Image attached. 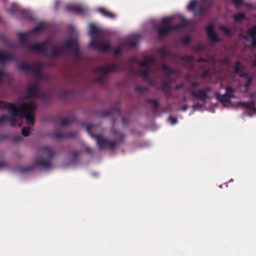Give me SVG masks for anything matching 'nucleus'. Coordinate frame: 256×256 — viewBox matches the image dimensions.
<instances>
[{
	"instance_id": "nucleus-1",
	"label": "nucleus",
	"mask_w": 256,
	"mask_h": 256,
	"mask_svg": "<svg viewBox=\"0 0 256 256\" xmlns=\"http://www.w3.org/2000/svg\"><path fill=\"white\" fill-rule=\"evenodd\" d=\"M7 108L11 114L12 126H20L22 121L25 119L28 126L24 127L22 132L24 136H28L30 128L34 124V112L36 108V104L32 101L27 102L22 100L16 104H8Z\"/></svg>"
},
{
	"instance_id": "nucleus-2",
	"label": "nucleus",
	"mask_w": 256,
	"mask_h": 256,
	"mask_svg": "<svg viewBox=\"0 0 256 256\" xmlns=\"http://www.w3.org/2000/svg\"><path fill=\"white\" fill-rule=\"evenodd\" d=\"M188 24V22L180 15L164 18L162 19L160 27L158 28V34L160 36H164L172 30L186 26Z\"/></svg>"
},
{
	"instance_id": "nucleus-3",
	"label": "nucleus",
	"mask_w": 256,
	"mask_h": 256,
	"mask_svg": "<svg viewBox=\"0 0 256 256\" xmlns=\"http://www.w3.org/2000/svg\"><path fill=\"white\" fill-rule=\"evenodd\" d=\"M89 34L92 37L90 43V47L104 52L109 50L110 46L108 42L102 41L98 38L94 37L95 36H99L101 33V30L92 24H89Z\"/></svg>"
},
{
	"instance_id": "nucleus-4",
	"label": "nucleus",
	"mask_w": 256,
	"mask_h": 256,
	"mask_svg": "<svg viewBox=\"0 0 256 256\" xmlns=\"http://www.w3.org/2000/svg\"><path fill=\"white\" fill-rule=\"evenodd\" d=\"M233 97V90L230 88H226V93L222 95H217V98L224 106H236L240 104L237 102L236 104H232L230 99Z\"/></svg>"
},
{
	"instance_id": "nucleus-5",
	"label": "nucleus",
	"mask_w": 256,
	"mask_h": 256,
	"mask_svg": "<svg viewBox=\"0 0 256 256\" xmlns=\"http://www.w3.org/2000/svg\"><path fill=\"white\" fill-rule=\"evenodd\" d=\"M240 90L242 92L248 91L249 87L252 80V76L249 74L240 73Z\"/></svg>"
},
{
	"instance_id": "nucleus-6",
	"label": "nucleus",
	"mask_w": 256,
	"mask_h": 256,
	"mask_svg": "<svg viewBox=\"0 0 256 256\" xmlns=\"http://www.w3.org/2000/svg\"><path fill=\"white\" fill-rule=\"evenodd\" d=\"M244 38L246 44H250L252 47H256V26L250 28L248 32L247 36H244Z\"/></svg>"
},
{
	"instance_id": "nucleus-7",
	"label": "nucleus",
	"mask_w": 256,
	"mask_h": 256,
	"mask_svg": "<svg viewBox=\"0 0 256 256\" xmlns=\"http://www.w3.org/2000/svg\"><path fill=\"white\" fill-rule=\"evenodd\" d=\"M94 138L96 140L98 146L101 148L106 146H108L110 148H113L116 144V142H110L101 136L98 135Z\"/></svg>"
},
{
	"instance_id": "nucleus-8",
	"label": "nucleus",
	"mask_w": 256,
	"mask_h": 256,
	"mask_svg": "<svg viewBox=\"0 0 256 256\" xmlns=\"http://www.w3.org/2000/svg\"><path fill=\"white\" fill-rule=\"evenodd\" d=\"M138 38L139 36L137 34L130 36L123 40L122 44L131 48L134 47L138 43Z\"/></svg>"
},
{
	"instance_id": "nucleus-9",
	"label": "nucleus",
	"mask_w": 256,
	"mask_h": 256,
	"mask_svg": "<svg viewBox=\"0 0 256 256\" xmlns=\"http://www.w3.org/2000/svg\"><path fill=\"white\" fill-rule=\"evenodd\" d=\"M154 62V60L151 57L146 58L145 60L140 63V66L144 72L142 74L144 76H147L148 74V67Z\"/></svg>"
},
{
	"instance_id": "nucleus-10",
	"label": "nucleus",
	"mask_w": 256,
	"mask_h": 256,
	"mask_svg": "<svg viewBox=\"0 0 256 256\" xmlns=\"http://www.w3.org/2000/svg\"><path fill=\"white\" fill-rule=\"evenodd\" d=\"M210 89L206 88L204 90H200L198 92L192 91V94L195 97L202 99L205 100L210 97L209 95Z\"/></svg>"
},
{
	"instance_id": "nucleus-11",
	"label": "nucleus",
	"mask_w": 256,
	"mask_h": 256,
	"mask_svg": "<svg viewBox=\"0 0 256 256\" xmlns=\"http://www.w3.org/2000/svg\"><path fill=\"white\" fill-rule=\"evenodd\" d=\"M50 46L48 42L44 44H36L32 46V48L40 53H46Z\"/></svg>"
},
{
	"instance_id": "nucleus-12",
	"label": "nucleus",
	"mask_w": 256,
	"mask_h": 256,
	"mask_svg": "<svg viewBox=\"0 0 256 256\" xmlns=\"http://www.w3.org/2000/svg\"><path fill=\"white\" fill-rule=\"evenodd\" d=\"M206 30L208 38L212 41L217 42L220 40L214 32V27L212 25H208L206 28Z\"/></svg>"
},
{
	"instance_id": "nucleus-13",
	"label": "nucleus",
	"mask_w": 256,
	"mask_h": 256,
	"mask_svg": "<svg viewBox=\"0 0 256 256\" xmlns=\"http://www.w3.org/2000/svg\"><path fill=\"white\" fill-rule=\"evenodd\" d=\"M116 70V66L114 65H109L106 66H101L97 69L98 72L104 74L109 72L114 71Z\"/></svg>"
},
{
	"instance_id": "nucleus-14",
	"label": "nucleus",
	"mask_w": 256,
	"mask_h": 256,
	"mask_svg": "<svg viewBox=\"0 0 256 256\" xmlns=\"http://www.w3.org/2000/svg\"><path fill=\"white\" fill-rule=\"evenodd\" d=\"M66 9L68 10H72L76 13L80 14H84L85 11V9L82 7L80 6L75 4L68 6L66 7Z\"/></svg>"
},
{
	"instance_id": "nucleus-15",
	"label": "nucleus",
	"mask_w": 256,
	"mask_h": 256,
	"mask_svg": "<svg viewBox=\"0 0 256 256\" xmlns=\"http://www.w3.org/2000/svg\"><path fill=\"white\" fill-rule=\"evenodd\" d=\"M38 88L36 85L28 87L27 92L29 97H35L38 96Z\"/></svg>"
},
{
	"instance_id": "nucleus-16",
	"label": "nucleus",
	"mask_w": 256,
	"mask_h": 256,
	"mask_svg": "<svg viewBox=\"0 0 256 256\" xmlns=\"http://www.w3.org/2000/svg\"><path fill=\"white\" fill-rule=\"evenodd\" d=\"M11 58V56L7 52L0 50V63L7 62Z\"/></svg>"
},
{
	"instance_id": "nucleus-17",
	"label": "nucleus",
	"mask_w": 256,
	"mask_h": 256,
	"mask_svg": "<svg viewBox=\"0 0 256 256\" xmlns=\"http://www.w3.org/2000/svg\"><path fill=\"white\" fill-rule=\"evenodd\" d=\"M66 47L76 50L78 48V42L76 40H70L66 44Z\"/></svg>"
},
{
	"instance_id": "nucleus-18",
	"label": "nucleus",
	"mask_w": 256,
	"mask_h": 256,
	"mask_svg": "<svg viewBox=\"0 0 256 256\" xmlns=\"http://www.w3.org/2000/svg\"><path fill=\"white\" fill-rule=\"evenodd\" d=\"M250 97L251 98H252L254 102H249V103H244L242 104V106L246 108H254V103L256 102V91L250 94Z\"/></svg>"
},
{
	"instance_id": "nucleus-19",
	"label": "nucleus",
	"mask_w": 256,
	"mask_h": 256,
	"mask_svg": "<svg viewBox=\"0 0 256 256\" xmlns=\"http://www.w3.org/2000/svg\"><path fill=\"white\" fill-rule=\"evenodd\" d=\"M98 11L100 12L104 16L112 18L114 17V14L104 8H100L98 10Z\"/></svg>"
},
{
	"instance_id": "nucleus-20",
	"label": "nucleus",
	"mask_w": 256,
	"mask_h": 256,
	"mask_svg": "<svg viewBox=\"0 0 256 256\" xmlns=\"http://www.w3.org/2000/svg\"><path fill=\"white\" fill-rule=\"evenodd\" d=\"M199 6H200V2L196 0H193L190 2V3L188 6V9L190 10H193L196 8H199Z\"/></svg>"
},
{
	"instance_id": "nucleus-21",
	"label": "nucleus",
	"mask_w": 256,
	"mask_h": 256,
	"mask_svg": "<svg viewBox=\"0 0 256 256\" xmlns=\"http://www.w3.org/2000/svg\"><path fill=\"white\" fill-rule=\"evenodd\" d=\"M245 18L244 16L242 14H239L234 16V18L236 22H240Z\"/></svg>"
},
{
	"instance_id": "nucleus-22",
	"label": "nucleus",
	"mask_w": 256,
	"mask_h": 256,
	"mask_svg": "<svg viewBox=\"0 0 256 256\" xmlns=\"http://www.w3.org/2000/svg\"><path fill=\"white\" fill-rule=\"evenodd\" d=\"M244 67L243 66L240 64L238 62H237L236 64V68H235V73L237 74L240 72L242 71Z\"/></svg>"
},
{
	"instance_id": "nucleus-23",
	"label": "nucleus",
	"mask_w": 256,
	"mask_h": 256,
	"mask_svg": "<svg viewBox=\"0 0 256 256\" xmlns=\"http://www.w3.org/2000/svg\"><path fill=\"white\" fill-rule=\"evenodd\" d=\"M220 29L222 30L226 34V35H229L230 34V30L229 29H228V28H225L223 26H220Z\"/></svg>"
},
{
	"instance_id": "nucleus-24",
	"label": "nucleus",
	"mask_w": 256,
	"mask_h": 256,
	"mask_svg": "<svg viewBox=\"0 0 256 256\" xmlns=\"http://www.w3.org/2000/svg\"><path fill=\"white\" fill-rule=\"evenodd\" d=\"M168 120L172 124H174L177 122L176 118L172 116H170L168 118Z\"/></svg>"
},
{
	"instance_id": "nucleus-25",
	"label": "nucleus",
	"mask_w": 256,
	"mask_h": 256,
	"mask_svg": "<svg viewBox=\"0 0 256 256\" xmlns=\"http://www.w3.org/2000/svg\"><path fill=\"white\" fill-rule=\"evenodd\" d=\"M18 36L20 38V39L22 41L27 37V34H24V33H20L19 34Z\"/></svg>"
},
{
	"instance_id": "nucleus-26",
	"label": "nucleus",
	"mask_w": 256,
	"mask_h": 256,
	"mask_svg": "<svg viewBox=\"0 0 256 256\" xmlns=\"http://www.w3.org/2000/svg\"><path fill=\"white\" fill-rule=\"evenodd\" d=\"M232 0L236 7H238L242 3V0Z\"/></svg>"
},
{
	"instance_id": "nucleus-27",
	"label": "nucleus",
	"mask_w": 256,
	"mask_h": 256,
	"mask_svg": "<svg viewBox=\"0 0 256 256\" xmlns=\"http://www.w3.org/2000/svg\"><path fill=\"white\" fill-rule=\"evenodd\" d=\"M43 151L44 153H46V156H50L51 152L48 148H44L43 149Z\"/></svg>"
},
{
	"instance_id": "nucleus-28",
	"label": "nucleus",
	"mask_w": 256,
	"mask_h": 256,
	"mask_svg": "<svg viewBox=\"0 0 256 256\" xmlns=\"http://www.w3.org/2000/svg\"><path fill=\"white\" fill-rule=\"evenodd\" d=\"M40 164L46 168L48 167V162H40Z\"/></svg>"
},
{
	"instance_id": "nucleus-29",
	"label": "nucleus",
	"mask_w": 256,
	"mask_h": 256,
	"mask_svg": "<svg viewBox=\"0 0 256 256\" xmlns=\"http://www.w3.org/2000/svg\"><path fill=\"white\" fill-rule=\"evenodd\" d=\"M202 105H201V104H196L194 105L193 108L195 110H198L202 107Z\"/></svg>"
},
{
	"instance_id": "nucleus-30",
	"label": "nucleus",
	"mask_w": 256,
	"mask_h": 256,
	"mask_svg": "<svg viewBox=\"0 0 256 256\" xmlns=\"http://www.w3.org/2000/svg\"><path fill=\"white\" fill-rule=\"evenodd\" d=\"M190 40V38L189 36H186V37H184L183 40H182V42L184 44H186L188 40Z\"/></svg>"
},
{
	"instance_id": "nucleus-31",
	"label": "nucleus",
	"mask_w": 256,
	"mask_h": 256,
	"mask_svg": "<svg viewBox=\"0 0 256 256\" xmlns=\"http://www.w3.org/2000/svg\"><path fill=\"white\" fill-rule=\"evenodd\" d=\"M59 53H60L59 52H56L55 50H54V51L52 52L51 54H52V55H55V54H59Z\"/></svg>"
},
{
	"instance_id": "nucleus-32",
	"label": "nucleus",
	"mask_w": 256,
	"mask_h": 256,
	"mask_svg": "<svg viewBox=\"0 0 256 256\" xmlns=\"http://www.w3.org/2000/svg\"><path fill=\"white\" fill-rule=\"evenodd\" d=\"M4 72L2 70L0 69V78L4 75Z\"/></svg>"
},
{
	"instance_id": "nucleus-33",
	"label": "nucleus",
	"mask_w": 256,
	"mask_h": 256,
	"mask_svg": "<svg viewBox=\"0 0 256 256\" xmlns=\"http://www.w3.org/2000/svg\"><path fill=\"white\" fill-rule=\"evenodd\" d=\"M62 125H65L67 124V121L66 120H64L62 122Z\"/></svg>"
},
{
	"instance_id": "nucleus-34",
	"label": "nucleus",
	"mask_w": 256,
	"mask_h": 256,
	"mask_svg": "<svg viewBox=\"0 0 256 256\" xmlns=\"http://www.w3.org/2000/svg\"><path fill=\"white\" fill-rule=\"evenodd\" d=\"M114 54L115 55H118V54H119V52H118V50H114Z\"/></svg>"
},
{
	"instance_id": "nucleus-35",
	"label": "nucleus",
	"mask_w": 256,
	"mask_h": 256,
	"mask_svg": "<svg viewBox=\"0 0 256 256\" xmlns=\"http://www.w3.org/2000/svg\"><path fill=\"white\" fill-rule=\"evenodd\" d=\"M39 28H40V26H38L37 28H35L34 30V32L35 33L36 32V31H38V30H39Z\"/></svg>"
},
{
	"instance_id": "nucleus-36",
	"label": "nucleus",
	"mask_w": 256,
	"mask_h": 256,
	"mask_svg": "<svg viewBox=\"0 0 256 256\" xmlns=\"http://www.w3.org/2000/svg\"><path fill=\"white\" fill-rule=\"evenodd\" d=\"M253 66L256 68V59L253 62Z\"/></svg>"
},
{
	"instance_id": "nucleus-37",
	"label": "nucleus",
	"mask_w": 256,
	"mask_h": 256,
	"mask_svg": "<svg viewBox=\"0 0 256 256\" xmlns=\"http://www.w3.org/2000/svg\"><path fill=\"white\" fill-rule=\"evenodd\" d=\"M5 118H6V116H2L0 118L1 120H4L5 119Z\"/></svg>"
},
{
	"instance_id": "nucleus-38",
	"label": "nucleus",
	"mask_w": 256,
	"mask_h": 256,
	"mask_svg": "<svg viewBox=\"0 0 256 256\" xmlns=\"http://www.w3.org/2000/svg\"><path fill=\"white\" fill-rule=\"evenodd\" d=\"M182 109L183 111H186L187 109V107L186 106H184Z\"/></svg>"
},
{
	"instance_id": "nucleus-39",
	"label": "nucleus",
	"mask_w": 256,
	"mask_h": 256,
	"mask_svg": "<svg viewBox=\"0 0 256 256\" xmlns=\"http://www.w3.org/2000/svg\"><path fill=\"white\" fill-rule=\"evenodd\" d=\"M0 106H4V104L2 102H0Z\"/></svg>"
},
{
	"instance_id": "nucleus-40",
	"label": "nucleus",
	"mask_w": 256,
	"mask_h": 256,
	"mask_svg": "<svg viewBox=\"0 0 256 256\" xmlns=\"http://www.w3.org/2000/svg\"><path fill=\"white\" fill-rule=\"evenodd\" d=\"M12 6H16V7H17V6H18L16 4H12Z\"/></svg>"
},
{
	"instance_id": "nucleus-41",
	"label": "nucleus",
	"mask_w": 256,
	"mask_h": 256,
	"mask_svg": "<svg viewBox=\"0 0 256 256\" xmlns=\"http://www.w3.org/2000/svg\"><path fill=\"white\" fill-rule=\"evenodd\" d=\"M2 166H3V164H0V168H1L2 167Z\"/></svg>"
},
{
	"instance_id": "nucleus-42",
	"label": "nucleus",
	"mask_w": 256,
	"mask_h": 256,
	"mask_svg": "<svg viewBox=\"0 0 256 256\" xmlns=\"http://www.w3.org/2000/svg\"><path fill=\"white\" fill-rule=\"evenodd\" d=\"M58 1H56V6H57V4H58Z\"/></svg>"
},
{
	"instance_id": "nucleus-43",
	"label": "nucleus",
	"mask_w": 256,
	"mask_h": 256,
	"mask_svg": "<svg viewBox=\"0 0 256 256\" xmlns=\"http://www.w3.org/2000/svg\"><path fill=\"white\" fill-rule=\"evenodd\" d=\"M207 74V72H206L204 73V76L206 75Z\"/></svg>"
},
{
	"instance_id": "nucleus-44",
	"label": "nucleus",
	"mask_w": 256,
	"mask_h": 256,
	"mask_svg": "<svg viewBox=\"0 0 256 256\" xmlns=\"http://www.w3.org/2000/svg\"><path fill=\"white\" fill-rule=\"evenodd\" d=\"M196 86V84H194V86L195 87Z\"/></svg>"
},
{
	"instance_id": "nucleus-45",
	"label": "nucleus",
	"mask_w": 256,
	"mask_h": 256,
	"mask_svg": "<svg viewBox=\"0 0 256 256\" xmlns=\"http://www.w3.org/2000/svg\"><path fill=\"white\" fill-rule=\"evenodd\" d=\"M202 60H199V62H201V61H202Z\"/></svg>"
}]
</instances>
